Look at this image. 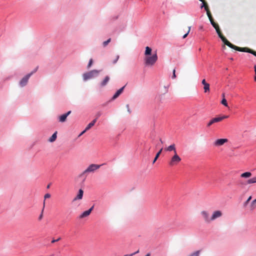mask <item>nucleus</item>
Instances as JSON below:
<instances>
[{"instance_id": "nucleus-26", "label": "nucleus", "mask_w": 256, "mask_h": 256, "mask_svg": "<svg viewBox=\"0 0 256 256\" xmlns=\"http://www.w3.org/2000/svg\"><path fill=\"white\" fill-rule=\"evenodd\" d=\"M250 210H253L256 208V199L252 200L250 205Z\"/></svg>"}, {"instance_id": "nucleus-37", "label": "nucleus", "mask_w": 256, "mask_h": 256, "mask_svg": "<svg viewBox=\"0 0 256 256\" xmlns=\"http://www.w3.org/2000/svg\"><path fill=\"white\" fill-rule=\"evenodd\" d=\"M190 28H191V26H189V27H188V32H187L186 34H184L183 36H182V38H186L187 36H188V34L189 33V32H190Z\"/></svg>"}, {"instance_id": "nucleus-43", "label": "nucleus", "mask_w": 256, "mask_h": 256, "mask_svg": "<svg viewBox=\"0 0 256 256\" xmlns=\"http://www.w3.org/2000/svg\"><path fill=\"white\" fill-rule=\"evenodd\" d=\"M94 205H93L90 208H89L88 210V211L90 212L91 213L92 211L94 209Z\"/></svg>"}, {"instance_id": "nucleus-48", "label": "nucleus", "mask_w": 256, "mask_h": 256, "mask_svg": "<svg viewBox=\"0 0 256 256\" xmlns=\"http://www.w3.org/2000/svg\"><path fill=\"white\" fill-rule=\"evenodd\" d=\"M50 184H48V186H47V188H50Z\"/></svg>"}, {"instance_id": "nucleus-11", "label": "nucleus", "mask_w": 256, "mask_h": 256, "mask_svg": "<svg viewBox=\"0 0 256 256\" xmlns=\"http://www.w3.org/2000/svg\"><path fill=\"white\" fill-rule=\"evenodd\" d=\"M201 214L206 222H211V217L210 218H209V214L206 211H202L201 212Z\"/></svg>"}, {"instance_id": "nucleus-46", "label": "nucleus", "mask_w": 256, "mask_h": 256, "mask_svg": "<svg viewBox=\"0 0 256 256\" xmlns=\"http://www.w3.org/2000/svg\"><path fill=\"white\" fill-rule=\"evenodd\" d=\"M222 96L223 98H225V97H224V93H223L222 94Z\"/></svg>"}, {"instance_id": "nucleus-12", "label": "nucleus", "mask_w": 256, "mask_h": 256, "mask_svg": "<svg viewBox=\"0 0 256 256\" xmlns=\"http://www.w3.org/2000/svg\"><path fill=\"white\" fill-rule=\"evenodd\" d=\"M228 140L227 138H220L216 140L214 143L216 146H220L223 145L225 142H228Z\"/></svg>"}, {"instance_id": "nucleus-3", "label": "nucleus", "mask_w": 256, "mask_h": 256, "mask_svg": "<svg viewBox=\"0 0 256 256\" xmlns=\"http://www.w3.org/2000/svg\"><path fill=\"white\" fill-rule=\"evenodd\" d=\"M101 70H94L83 74L82 77L84 81H86L91 78L97 77Z\"/></svg>"}, {"instance_id": "nucleus-44", "label": "nucleus", "mask_w": 256, "mask_h": 256, "mask_svg": "<svg viewBox=\"0 0 256 256\" xmlns=\"http://www.w3.org/2000/svg\"><path fill=\"white\" fill-rule=\"evenodd\" d=\"M254 80L255 82H256V70L255 76H254Z\"/></svg>"}, {"instance_id": "nucleus-29", "label": "nucleus", "mask_w": 256, "mask_h": 256, "mask_svg": "<svg viewBox=\"0 0 256 256\" xmlns=\"http://www.w3.org/2000/svg\"><path fill=\"white\" fill-rule=\"evenodd\" d=\"M221 104L224 106H228V102L226 100L225 98H222Z\"/></svg>"}, {"instance_id": "nucleus-49", "label": "nucleus", "mask_w": 256, "mask_h": 256, "mask_svg": "<svg viewBox=\"0 0 256 256\" xmlns=\"http://www.w3.org/2000/svg\"><path fill=\"white\" fill-rule=\"evenodd\" d=\"M254 72H256V65H255V66H254Z\"/></svg>"}, {"instance_id": "nucleus-41", "label": "nucleus", "mask_w": 256, "mask_h": 256, "mask_svg": "<svg viewBox=\"0 0 256 256\" xmlns=\"http://www.w3.org/2000/svg\"><path fill=\"white\" fill-rule=\"evenodd\" d=\"M50 197V194H46L44 195V199H46L47 198H49Z\"/></svg>"}, {"instance_id": "nucleus-19", "label": "nucleus", "mask_w": 256, "mask_h": 256, "mask_svg": "<svg viewBox=\"0 0 256 256\" xmlns=\"http://www.w3.org/2000/svg\"><path fill=\"white\" fill-rule=\"evenodd\" d=\"M96 122V119L93 120L90 123H89L86 126V130H90L92 126H94Z\"/></svg>"}, {"instance_id": "nucleus-4", "label": "nucleus", "mask_w": 256, "mask_h": 256, "mask_svg": "<svg viewBox=\"0 0 256 256\" xmlns=\"http://www.w3.org/2000/svg\"><path fill=\"white\" fill-rule=\"evenodd\" d=\"M158 58V56L156 52L152 56H146L144 58V64L146 66H153L157 61Z\"/></svg>"}, {"instance_id": "nucleus-9", "label": "nucleus", "mask_w": 256, "mask_h": 256, "mask_svg": "<svg viewBox=\"0 0 256 256\" xmlns=\"http://www.w3.org/2000/svg\"><path fill=\"white\" fill-rule=\"evenodd\" d=\"M222 212L220 210L214 211L211 216V221H213L216 219L220 218L222 216Z\"/></svg>"}, {"instance_id": "nucleus-8", "label": "nucleus", "mask_w": 256, "mask_h": 256, "mask_svg": "<svg viewBox=\"0 0 256 256\" xmlns=\"http://www.w3.org/2000/svg\"><path fill=\"white\" fill-rule=\"evenodd\" d=\"M71 110L68 111L67 112L60 116L58 117V122H64L66 121L67 117L71 114Z\"/></svg>"}, {"instance_id": "nucleus-33", "label": "nucleus", "mask_w": 256, "mask_h": 256, "mask_svg": "<svg viewBox=\"0 0 256 256\" xmlns=\"http://www.w3.org/2000/svg\"><path fill=\"white\" fill-rule=\"evenodd\" d=\"M102 113L101 112L99 111V112H97L96 114V118L94 119H96V120H97L98 118L102 116Z\"/></svg>"}, {"instance_id": "nucleus-34", "label": "nucleus", "mask_w": 256, "mask_h": 256, "mask_svg": "<svg viewBox=\"0 0 256 256\" xmlns=\"http://www.w3.org/2000/svg\"><path fill=\"white\" fill-rule=\"evenodd\" d=\"M138 252H139V250H138L137 251H136L134 252H133V253L130 254H125V255H124V256H133L134 254H138Z\"/></svg>"}, {"instance_id": "nucleus-15", "label": "nucleus", "mask_w": 256, "mask_h": 256, "mask_svg": "<svg viewBox=\"0 0 256 256\" xmlns=\"http://www.w3.org/2000/svg\"><path fill=\"white\" fill-rule=\"evenodd\" d=\"M204 8L205 10L206 11V14L208 16V17L209 20L212 19V17L210 14V12L208 10V6H205L204 3H202L200 6L201 8Z\"/></svg>"}, {"instance_id": "nucleus-1", "label": "nucleus", "mask_w": 256, "mask_h": 256, "mask_svg": "<svg viewBox=\"0 0 256 256\" xmlns=\"http://www.w3.org/2000/svg\"><path fill=\"white\" fill-rule=\"evenodd\" d=\"M217 34L218 36V37L221 39L222 42H224V44L225 45L228 46L230 48L234 49L236 50L239 51V52H246L250 53L253 55H255L256 54V52L254 51V50L249 48H240L237 46H236L234 45L233 44H231L222 34H218V32L217 31Z\"/></svg>"}, {"instance_id": "nucleus-21", "label": "nucleus", "mask_w": 256, "mask_h": 256, "mask_svg": "<svg viewBox=\"0 0 256 256\" xmlns=\"http://www.w3.org/2000/svg\"><path fill=\"white\" fill-rule=\"evenodd\" d=\"M252 175V174L250 172H246L242 174L240 176L244 178H248L251 176Z\"/></svg>"}, {"instance_id": "nucleus-22", "label": "nucleus", "mask_w": 256, "mask_h": 256, "mask_svg": "<svg viewBox=\"0 0 256 256\" xmlns=\"http://www.w3.org/2000/svg\"><path fill=\"white\" fill-rule=\"evenodd\" d=\"M90 214V211H88V210H86L80 216V218H82L84 217H86L88 216H89Z\"/></svg>"}, {"instance_id": "nucleus-16", "label": "nucleus", "mask_w": 256, "mask_h": 256, "mask_svg": "<svg viewBox=\"0 0 256 256\" xmlns=\"http://www.w3.org/2000/svg\"><path fill=\"white\" fill-rule=\"evenodd\" d=\"M202 84L204 86V88L205 92H206L210 90V84L207 83L205 79L202 80Z\"/></svg>"}, {"instance_id": "nucleus-28", "label": "nucleus", "mask_w": 256, "mask_h": 256, "mask_svg": "<svg viewBox=\"0 0 256 256\" xmlns=\"http://www.w3.org/2000/svg\"><path fill=\"white\" fill-rule=\"evenodd\" d=\"M200 250H197L196 252H194L190 254H189L188 256H199L200 254Z\"/></svg>"}, {"instance_id": "nucleus-7", "label": "nucleus", "mask_w": 256, "mask_h": 256, "mask_svg": "<svg viewBox=\"0 0 256 256\" xmlns=\"http://www.w3.org/2000/svg\"><path fill=\"white\" fill-rule=\"evenodd\" d=\"M31 76L32 74H28L26 75L19 82L20 86L22 88L25 86L27 84L28 80Z\"/></svg>"}, {"instance_id": "nucleus-30", "label": "nucleus", "mask_w": 256, "mask_h": 256, "mask_svg": "<svg viewBox=\"0 0 256 256\" xmlns=\"http://www.w3.org/2000/svg\"><path fill=\"white\" fill-rule=\"evenodd\" d=\"M111 41V38H110L106 41H104L102 43V45L104 47H106Z\"/></svg>"}, {"instance_id": "nucleus-24", "label": "nucleus", "mask_w": 256, "mask_h": 256, "mask_svg": "<svg viewBox=\"0 0 256 256\" xmlns=\"http://www.w3.org/2000/svg\"><path fill=\"white\" fill-rule=\"evenodd\" d=\"M162 148L156 154L153 161H152V164H154L156 161V160H158V157L160 156V154L162 153Z\"/></svg>"}, {"instance_id": "nucleus-2", "label": "nucleus", "mask_w": 256, "mask_h": 256, "mask_svg": "<svg viewBox=\"0 0 256 256\" xmlns=\"http://www.w3.org/2000/svg\"><path fill=\"white\" fill-rule=\"evenodd\" d=\"M102 164H91L81 174L79 175V177H83L82 181L84 182L86 178V174L90 172H94L96 170L98 169Z\"/></svg>"}, {"instance_id": "nucleus-40", "label": "nucleus", "mask_w": 256, "mask_h": 256, "mask_svg": "<svg viewBox=\"0 0 256 256\" xmlns=\"http://www.w3.org/2000/svg\"><path fill=\"white\" fill-rule=\"evenodd\" d=\"M126 107L127 108V110H128V112L130 114L131 113V110L130 108V107H129V104H127L126 106Z\"/></svg>"}, {"instance_id": "nucleus-10", "label": "nucleus", "mask_w": 256, "mask_h": 256, "mask_svg": "<svg viewBox=\"0 0 256 256\" xmlns=\"http://www.w3.org/2000/svg\"><path fill=\"white\" fill-rule=\"evenodd\" d=\"M125 86H126V85L124 86H122V88H120L119 90H118L116 92V93L114 94V96H112V97L111 98V100H114L115 99H116L117 98H118L120 96V94H121L123 92Z\"/></svg>"}, {"instance_id": "nucleus-14", "label": "nucleus", "mask_w": 256, "mask_h": 256, "mask_svg": "<svg viewBox=\"0 0 256 256\" xmlns=\"http://www.w3.org/2000/svg\"><path fill=\"white\" fill-rule=\"evenodd\" d=\"M83 194H84V191L82 189H80L78 190V194H77V196H76V197H75L74 200H73V201H76L78 200H81L82 199V197H83Z\"/></svg>"}, {"instance_id": "nucleus-47", "label": "nucleus", "mask_w": 256, "mask_h": 256, "mask_svg": "<svg viewBox=\"0 0 256 256\" xmlns=\"http://www.w3.org/2000/svg\"><path fill=\"white\" fill-rule=\"evenodd\" d=\"M160 142L162 144V143H163L162 140V139H161V138H160Z\"/></svg>"}, {"instance_id": "nucleus-20", "label": "nucleus", "mask_w": 256, "mask_h": 256, "mask_svg": "<svg viewBox=\"0 0 256 256\" xmlns=\"http://www.w3.org/2000/svg\"><path fill=\"white\" fill-rule=\"evenodd\" d=\"M57 138V132H55L51 136V137L49 138L48 141L50 142H54Z\"/></svg>"}, {"instance_id": "nucleus-27", "label": "nucleus", "mask_w": 256, "mask_h": 256, "mask_svg": "<svg viewBox=\"0 0 256 256\" xmlns=\"http://www.w3.org/2000/svg\"><path fill=\"white\" fill-rule=\"evenodd\" d=\"M44 206H45V200L44 201V206H43V208L42 210L41 214H40V215L39 216L38 218V220H40L43 218V212H44Z\"/></svg>"}, {"instance_id": "nucleus-6", "label": "nucleus", "mask_w": 256, "mask_h": 256, "mask_svg": "<svg viewBox=\"0 0 256 256\" xmlns=\"http://www.w3.org/2000/svg\"><path fill=\"white\" fill-rule=\"evenodd\" d=\"M228 118V116H218V117L214 118H212L211 120H210V122L208 123L207 126L210 127L211 125H212L214 123L220 122L222 121V120H223L224 119L226 118Z\"/></svg>"}, {"instance_id": "nucleus-36", "label": "nucleus", "mask_w": 256, "mask_h": 256, "mask_svg": "<svg viewBox=\"0 0 256 256\" xmlns=\"http://www.w3.org/2000/svg\"><path fill=\"white\" fill-rule=\"evenodd\" d=\"M172 79L176 78V69L175 68L172 71Z\"/></svg>"}, {"instance_id": "nucleus-35", "label": "nucleus", "mask_w": 256, "mask_h": 256, "mask_svg": "<svg viewBox=\"0 0 256 256\" xmlns=\"http://www.w3.org/2000/svg\"><path fill=\"white\" fill-rule=\"evenodd\" d=\"M119 58H120L119 55H117L116 56V58L113 60L112 64H116Z\"/></svg>"}, {"instance_id": "nucleus-38", "label": "nucleus", "mask_w": 256, "mask_h": 256, "mask_svg": "<svg viewBox=\"0 0 256 256\" xmlns=\"http://www.w3.org/2000/svg\"><path fill=\"white\" fill-rule=\"evenodd\" d=\"M38 67L36 66L31 72L30 74H32V76L38 70Z\"/></svg>"}, {"instance_id": "nucleus-45", "label": "nucleus", "mask_w": 256, "mask_h": 256, "mask_svg": "<svg viewBox=\"0 0 256 256\" xmlns=\"http://www.w3.org/2000/svg\"><path fill=\"white\" fill-rule=\"evenodd\" d=\"M145 256H150V252L148 253Z\"/></svg>"}, {"instance_id": "nucleus-31", "label": "nucleus", "mask_w": 256, "mask_h": 256, "mask_svg": "<svg viewBox=\"0 0 256 256\" xmlns=\"http://www.w3.org/2000/svg\"><path fill=\"white\" fill-rule=\"evenodd\" d=\"M252 196H250L248 197V198L247 199V200L244 203V206H246L248 205L249 202L252 200Z\"/></svg>"}, {"instance_id": "nucleus-32", "label": "nucleus", "mask_w": 256, "mask_h": 256, "mask_svg": "<svg viewBox=\"0 0 256 256\" xmlns=\"http://www.w3.org/2000/svg\"><path fill=\"white\" fill-rule=\"evenodd\" d=\"M92 63H93V60H92V58H90V60H89V62H88V66H87V68H90L91 67V66H92Z\"/></svg>"}, {"instance_id": "nucleus-50", "label": "nucleus", "mask_w": 256, "mask_h": 256, "mask_svg": "<svg viewBox=\"0 0 256 256\" xmlns=\"http://www.w3.org/2000/svg\"><path fill=\"white\" fill-rule=\"evenodd\" d=\"M200 0V2H202V3H204V0Z\"/></svg>"}, {"instance_id": "nucleus-25", "label": "nucleus", "mask_w": 256, "mask_h": 256, "mask_svg": "<svg viewBox=\"0 0 256 256\" xmlns=\"http://www.w3.org/2000/svg\"><path fill=\"white\" fill-rule=\"evenodd\" d=\"M254 183H256V176L246 181V184H254Z\"/></svg>"}, {"instance_id": "nucleus-42", "label": "nucleus", "mask_w": 256, "mask_h": 256, "mask_svg": "<svg viewBox=\"0 0 256 256\" xmlns=\"http://www.w3.org/2000/svg\"><path fill=\"white\" fill-rule=\"evenodd\" d=\"M88 130H86V128L84 129V130L80 134V135L78 136H81L82 134H83L86 131H87Z\"/></svg>"}, {"instance_id": "nucleus-17", "label": "nucleus", "mask_w": 256, "mask_h": 256, "mask_svg": "<svg viewBox=\"0 0 256 256\" xmlns=\"http://www.w3.org/2000/svg\"><path fill=\"white\" fill-rule=\"evenodd\" d=\"M110 78L109 76H105L104 80L101 82L100 84V86L104 87L106 86L107 84L108 81L110 80Z\"/></svg>"}, {"instance_id": "nucleus-23", "label": "nucleus", "mask_w": 256, "mask_h": 256, "mask_svg": "<svg viewBox=\"0 0 256 256\" xmlns=\"http://www.w3.org/2000/svg\"><path fill=\"white\" fill-rule=\"evenodd\" d=\"M166 150L167 151H169V152L174 150V152H175V150H176L175 144H172L170 145V146H168V148H166Z\"/></svg>"}, {"instance_id": "nucleus-18", "label": "nucleus", "mask_w": 256, "mask_h": 256, "mask_svg": "<svg viewBox=\"0 0 256 256\" xmlns=\"http://www.w3.org/2000/svg\"><path fill=\"white\" fill-rule=\"evenodd\" d=\"M152 52V48L148 46H146L145 52H144V55L146 56H151Z\"/></svg>"}, {"instance_id": "nucleus-13", "label": "nucleus", "mask_w": 256, "mask_h": 256, "mask_svg": "<svg viewBox=\"0 0 256 256\" xmlns=\"http://www.w3.org/2000/svg\"><path fill=\"white\" fill-rule=\"evenodd\" d=\"M210 20L211 24L216 29V32H217V30H218V34H222L218 25L217 24H216V22H214V21L213 18Z\"/></svg>"}, {"instance_id": "nucleus-39", "label": "nucleus", "mask_w": 256, "mask_h": 256, "mask_svg": "<svg viewBox=\"0 0 256 256\" xmlns=\"http://www.w3.org/2000/svg\"><path fill=\"white\" fill-rule=\"evenodd\" d=\"M60 240V238H58V239L56 240H54V239H53L52 240V243H54L55 242H57L58 241H59Z\"/></svg>"}, {"instance_id": "nucleus-5", "label": "nucleus", "mask_w": 256, "mask_h": 256, "mask_svg": "<svg viewBox=\"0 0 256 256\" xmlns=\"http://www.w3.org/2000/svg\"><path fill=\"white\" fill-rule=\"evenodd\" d=\"M181 160V158L178 156L176 153V151L175 150L174 156L171 158L169 162V165L170 166H173L177 164Z\"/></svg>"}]
</instances>
